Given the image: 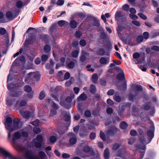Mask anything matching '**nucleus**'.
Wrapping results in <instances>:
<instances>
[{"mask_svg": "<svg viewBox=\"0 0 159 159\" xmlns=\"http://www.w3.org/2000/svg\"><path fill=\"white\" fill-rule=\"evenodd\" d=\"M65 122H70V121L71 116L70 114H67L65 115L64 116Z\"/></svg>", "mask_w": 159, "mask_h": 159, "instance_id": "obj_32", "label": "nucleus"}, {"mask_svg": "<svg viewBox=\"0 0 159 159\" xmlns=\"http://www.w3.org/2000/svg\"><path fill=\"white\" fill-rule=\"evenodd\" d=\"M115 93V90L113 89H110L108 90L107 92V94L109 96L113 95Z\"/></svg>", "mask_w": 159, "mask_h": 159, "instance_id": "obj_56", "label": "nucleus"}, {"mask_svg": "<svg viewBox=\"0 0 159 159\" xmlns=\"http://www.w3.org/2000/svg\"><path fill=\"white\" fill-rule=\"evenodd\" d=\"M134 89L136 92L142 91H143L142 87L140 85H135L134 87Z\"/></svg>", "mask_w": 159, "mask_h": 159, "instance_id": "obj_36", "label": "nucleus"}, {"mask_svg": "<svg viewBox=\"0 0 159 159\" xmlns=\"http://www.w3.org/2000/svg\"><path fill=\"white\" fill-rule=\"evenodd\" d=\"M14 137L15 138L18 139H20L21 137V134L19 131H17L14 134Z\"/></svg>", "mask_w": 159, "mask_h": 159, "instance_id": "obj_43", "label": "nucleus"}, {"mask_svg": "<svg viewBox=\"0 0 159 159\" xmlns=\"http://www.w3.org/2000/svg\"><path fill=\"white\" fill-rule=\"evenodd\" d=\"M83 151L86 153L89 152L91 151V148L88 145L84 146L83 147Z\"/></svg>", "mask_w": 159, "mask_h": 159, "instance_id": "obj_26", "label": "nucleus"}, {"mask_svg": "<svg viewBox=\"0 0 159 159\" xmlns=\"http://www.w3.org/2000/svg\"><path fill=\"white\" fill-rule=\"evenodd\" d=\"M45 96V95L44 91H42L39 94V98L40 100H42L44 98Z\"/></svg>", "mask_w": 159, "mask_h": 159, "instance_id": "obj_51", "label": "nucleus"}, {"mask_svg": "<svg viewBox=\"0 0 159 159\" xmlns=\"http://www.w3.org/2000/svg\"><path fill=\"white\" fill-rule=\"evenodd\" d=\"M82 35V33L80 31H76L75 34V36L76 38L79 39L80 38Z\"/></svg>", "mask_w": 159, "mask_h": 159, "instance_id": "obj_34", "label": "nucleus"}, {"mask_svg": "<svg viewBox=\"0 0 159 159\" xmlns=\"http://www.w3.org/2000/svg\"><path fill=\"white\" fill-rule=\"evenodd\" d=\"M16 5L18 8H21L25 5L21 1L18 0L16 2Z\"/></svg>", "mask_w": 159, "mask_h": 159, "instance_id": "obj_28", "label": "nucleus"}, {"mask_svg": "<svg viewBox=\"0 0 159 159\" xmlns=\"http://www.w3.org/2000/svg\"><path fill=\"white\" fill-rule=\"evenodd\" d=\"M135 96L132 93H130L128 95L129 100L131 102L134 101V99H135Z\"/></svg>", "mask_w": 159, "mask_h": 159, "instance_id": "obj_49", "label": "nucleus"}, {"mask_svg": "<svg viewBox=\"0 0 159 159\" xmlns=\"http://www.w3.org/2000/svg\"><path fill=\"white\" fill-rule=\"evenodd\" d=\"M139 140L142 144H144L146 141L143 135L139 137Z\"/></svg>", "mask_w": 159, "mask_h": 159, "instance_id": "obj_52", "label": "nucleus"}, {"mask_svg": "<svg viewBox=\"0 0 159 159\" xmlns=\"http://www.w3.org/2000/svg\"><path fill=\"white\" fill-rule=\"evenodd\" d=\"M92 82L94 83H96L98 80V75L96 73L93 74L92 77Z\"/></svg>", "mask_w": 159, "mask_h": 159, "instance_id": "obj_31", "label": "nucleus"}, {"mask_svg": "<svg viewBox=\"0 0 159 159\" xmlns=\"http://www.w3.org/2000/svg\"><path fill=\"white\" fill-rule=\"evenodd\" d=\"M33 73L30 72L28 73L25 77V82L26 83H29L30 81L31 80V76H32Z\"/></svg>", "mask_w": 159, "mask_h": 159, "instance_id": "obj_16", "label": "nucleus"}, {"mask_svg": "<svg viewBox=\"0 0 159 159\" xmlns=\"http://www.w3.org/2000/svg\"><path fill=\"white\" fill-rule=\"evenodd\" d=\"M122 8L124 10L126 11H128L129 10V6L127 4H125L123 6Z\"/></svg>", "mask_w": 159, "mask_h": 159, "instance_id": "obj_59", "label": "nucleus"}, {"mask_svg": "<svg viewBox=\"0 0 159 159\" xmlns=\"http://www.w3.org/2000/svg\"><path fill=\"white\" fill-rule=\"evenodd\" d=\"M36 139L37 141L41 143L43 142V137L41 135H38L36 137Z\"/></svg>", "mask_w": 159, "mask_h": 159, "instance_id": "obj_46", "label": "nucleus"}, {"mask_svg": "<svg viewBox=\"0 0 159 159\" xmlns=\"http://www.w3.org/2000/svg\"><path fill=\"white\" fill-rule=\"evenodd\" d=\"M75 96V94L72 93V94L70 96H68L65 99L66 102L69 103H70L72 100L74 98Z\"/></svg>", "mask_w": 159, "mask_h": 159, "instance_id": "obj_17", "label": "nucleus"}, {"mask_svg": "<svg viewBox=\"0 0 159 159\" xmlns=\"http://www.w3.org/2000/svg\"><path fill=\"white\" fill-rule=\"evenodd\" d=\"M5 36L6 37V38L4 39L5 44L3 45L4 47H3V48H5V51L3 52V53H5L7 52V49H8L9 47V36L8 35H5Z\"/></svg>", "mask_w": 159, "mask_h": 159, "instance_id": "obj_10", "label": "nucleus"}, {"mask_svg": "<svg viewBox=\"0 0 159 159\" xmlns=\"http://www.w3.org/2000/svg\"><path fill=\"white\" fill-rule=\"evenodd\" d=\"M151 49L153 50L159 52V47L156 45H154L151 47Z\"/></svg>", "mask_w": 159, "mask_h": 159, "instance_id": "obj_64", "label": "nucleus"}, {"mask_svg": "<svg viewBox=\"0 0 159 159\" xmlns=\"http://www.w3.org/2000/svg\"><path fill=\"white\" fill-rule=\"evenodd\" d=\"M143 37L146 40L147 39L149 36V34L147 32H145L143 33Z\"/></svg>", "mask_w": 159, "mask_h": 159, "instance_id": "obj_58", "label": "nucleus"}, {"mask_svg": "<svg viewBox=\"0 0 159 159\" xmlns=\"http://www.w3.org/2000/svg\"><path fill=\"white\" fill-rule=\"evenodd\" d=\"M122 17L121 15V13L120 11H117L115 15V18L117 19V18Z\"/></svg>", "mask_w": 159, "mask_h": 159, "instance_id": "obj_61", "label": "nucleus"}, {"mask_svg": "<svg viewBox=\"0 0 159 159\" xmlns=\"http://www.w3.org/2000/svg\"><path fill=\"white\" fill-rule=\"evenodd\" d=\"M57 25L56 23L53 24L50 26L49 30V34L52 36L53 40L52 41V43L53 44H55V40L54 39V36L52 35V33L53 31L56 29Z\"/></svg>", "mask_w": 159, "mask_h": 159, "instance_id": "obj_5", "label": "nucleus"}, {"mask_svg": "<svg viewBox=\"0 0 159 159\" xmlns=\"http://www.w3.org/2000/svg\"><path fill=\"white\" fill-rule=\"evenodd\" d=\"M120 118L116 116L115 117L112 119V121L114 124H116L117 122H120Z\"/></svg>", "mask_w": 159, "mask_h": 159, "instance_id": "obj_44", "label": "nucleus"}, {"mask_svg": "<svg viewBox=\"0 0 159 159\" xmlns=\"http://www.w3.org/2000/svg\"><path fill=\"white\" fill-rule=\"evenodd\" d=\"M138 15L143 20H145L147 19V16L142 13H139Z\"/></svg>", "mask_w": 159, "mask_h": 159, "instance_id": "obj_45", "label": "nucleus"}, {"mask_svg": "<svg viewBox=\"0 0 159 159\" xmlns=\"http://www.w3.org/2000/svg\"><path fill=\"white\" fill-rule=\"evenodd\" d=\"M21 87V86L20 85H18L14 87L13 89L11 87V96L18 97L21 95L23 93V91H16Z\"/></svg>", "mask_w": 159, "mask_h": 159, "instance_id": "obj_1", "label": "nucleus"}, {"mask_svg": "<svg viewBox=\"0 0 159 159\" xmlns=\"http://www.w3.org/2000/svg\"><path fill=\"white\" fill-rule=\"evenodd\" d=\"M50 142L52 143H54L57 140L56 137L54 136H52L49 138Z\"/></svg>", "mask_w": 159, "mask_h": 159, "instance_id": "obj_50", "label": "nucleus"}, {"mask_svg": "<svg viewBox=\"0 0 159 159\" xmlns=\"http://www.w3.org/2000/svg\"><path fill=\"white\" fill-rule=\"evenodd\" d=\"M79 53V51L75 50L73 51L72 53V56L74 57H78Z\"/></svg>", "mask_w": 159, "mask_h": 159, "instance_id": "obj_41", "label": "nucleus"}, {"mask_svg": "<svg viewBox=\"0 0 159 159\" xmlns=\"http://www.w3.org/2000/svg\"><path fill=\"white\" fill-rule=\"evenodd\" d=\"M39 37L40 39H41L42 41L44 42L46 44H48L49 43V36L48 34H41L39 35Z\"/></svg>", "mask_w": 159, "mask_h": 159, "instance_id": "obj_6", "label": "nucleus"}, {"mask_svg": "<svg viewBox=\"0 0 159 159\" xmlns=\"http://www.w3.org/2000/svg\"><path fill=\"white\" fill-rule=\"evenodd\" d=\"M4 119L3 122L5 127L7 129L8 131V138L10 137V117L8 115H6L4 116Z\"/></svg>", "mask_w": 159, "mask_h": 159, "instance_id": "obj_3", "label": "nucleus"}, {"mask_svg": "<svg viewBox=\"0 0 159 159\" xmlns=\"http://www.w3.org/2000/svg\"><path fill=\"white\" fill-rule=\"evenodd\" d=\"M48 102L50 103H52V107L53 108V109L57 110L59 108V107L58 105L51 99H48Z\"/></svg>", "mask_w": 159, "mask_h": 159, "instance_id": "obj_18", "label": "nucleus"}, {"mask_svg": "<svg viewBox=\"0 0 159 159\" xmlns=\"http://www.w3.org/2000/svg\"><path fill=\"white\" fill-rule=\"evenodd\" d=\"M28 101L27 99H26L21 100L19 104L20 106L23 107L25 106L27 103Z\"/></svg>", "mask_w": 159, "mask_h": 159, "instance_id": "obj_35", "label": "nucleus"}, {"mask_svg": "<svg viewBox=\"0 0 159 159\" xmlns=\"http://www.w3.org/2000/svg\"><path fill=\"white\" fill-rule=\"evenodd\" d=\"M128 126V125L127 123L124 121L121 122L120 125V128L123 129H125Z\"/></svg>", "mask_w": 159, "mask_h": 159, "instance_id": "obj_24", "label": "nucleus"}, {"mask_svg": "<svg viewBox=\"0 0 159 159\" xmlns=\"http://www.w3.org/2000/svg\"><path fill=\"white\" fill-rule=\"evenodd\" d=\"M43 49L45 52L46 53H48L51 50V47L49 45L46 44L44 46Z\"/></svg>", "mask_w": 159, "mask_h": 159, "instance_id": "obj_29", "label": "nucleus"}, {"mask_svg": "<svg viewBox=\"0 0 159 159\" xmlns=\"http://www.w3.org/2000/svg\"><path fill=\"white\" fill-rule=\"evenodd\" d=\"M105 50L102 48H100L98 51V54L101 56H103L105 54Z\"/></svg>", "mask_w": 159, "mask_h": 159, "instance_id": "obj_48", "label": "nucleus"}, {"mask_svg": "<svg viewBox=\"0 0 159 159\" xmlns=\"http://www.w3.org/2000/svg\"><path fill=\"white\" fill-rule=\"evenodd\" d=\"M77 139L76 136L75 137H71L69 140V143L70 145H73L76 143L77 142Z\"/></svg>", "mask_w": 159, "mask_h": 159, "instance_id": "obj_25", "label": "nucleus"}, {"mask_svg": "<svg viewBox=\"0 0 159 159\" xmlns=\"http://www.w3.org/2000/svg\"><path fill=\"white\" fill-rule=\"evenodd\" d=\"M140 56V54L137 52H135L133 55V58L136 59L139 58Z\"/></svg>", "mask_w": 159, "mask_h": 159, "instance_id": "obj_63", "label": "nucleus"}, {"mask_svg": "<svg viewBox=\"0 0 159 159\" xmlns=\"http://www.w3.org/2000/svg\"><path fill=\"white\" fill-rule=\"evenodd\" d=\"M100 136L103 140L105 141L106 140V138L104 133L102 130H101L100 132Z\"/></svg>", "mask_w": 159, "mask_h": 159, "instance_id": "obj_47", "label": "nucleus"}, {"mask_svg": "<svg viewBox=\"0 0 159 159\" xmlns=\"http://www.w3.org/2000/svg\"><path fill=\"white\" fill-rule=\"evenodd\" d=\"M89 91L92 94H95L97 91L96 86L94 84H91L89 88Z\"/></svg>", "mask_w": 159, "mask_h": 159, "instance_id": "obj_19", "label": "nucleus"}, {"mask_svg": "<svg viewBox=\"0 0 159 159\" xmlns=\"http://www.w3.org/2000/svg\"><path fill=\"white\" fill-rule=\"evenodd\" d=\"M19 111L20 114L23 117L26 119H29L32 115L31 112L30 111H24L20 110Z\"/></svg>", "mask_w": 159, "mask_h": 159, "instance_id": "obj_4", "label": "nucleus"}, {"mask_svg": "<svg viewBox=\"0 0 159 159\" xmlns=\"http://www.w3.org/2000/svg\"><path fill=\"white\" fill-rule=\"evenodd\" d=\"M80 44L82 46L84 47L86 44V42L84 39H81L80 41Z\"/></svg>", "mask_w": 159, "mask_h": 159, "instance_id": "obj_55", "label": "nucleus"}, {"mask_svg": "<svg viewBox=\"0 0 159 159\" xmlns=\"http://www.w3.org/2000/svg\"><path fill=\"white\" fill-rule=\"evenodd\" d=\"M136 148L137 150L140 151V150H142L143 151H145L146 149V147L145 145H142L141 144H138L136 146Z\"/></svg>", "mask_w": 159, "mask_h": 159, "instance_id": "obj_21", "label": "nucleus"}, {"mask_svg": "<svg viewBox=\"0 0 159 159\" xmlns=\"http://www.w3.org/2000/svg\"><path fill=\"white\" fill-rule=\"evenodd\" d=\"M126 29V27L125 26L120 25H118V26L117 28L116 29V31L117 32V34L120 37L121 36V32L122 30L124 29Z\"/></svg>", "mask_w": 159, "mask_h": 159, "instance_id": "obj_13", "label": "nucleus"}, {"mask_svg": "<svg viewBox=\"0 0 159 159\" xmlns=\"http://www.w3.org/2000/svg\"><path fill=\"white\" fill-rule=\"evenodd\" d=\"M87 98V95L84 93H83L81 94L77 98L78 101H80V100L81 101H85L86 100Z\"/></svg>", "mask_w": 159, "mask_h": 159, "instance_id": "obj_22", "label": "nucleus"}, {"mask_svg": "<svg viewBox=\"0 0 159 159\" xmlns=\"http://www.w3.org/2000/svg\"><path fill=\"white\" fill-rule=\"evenodd\" d=\"M0 155L5 158L7 157L10 158V153L9 152L2 148H1L0 150Z\"/></svg>", "mask_w": 159, "mask_h": 159, "instance_id": "obj_8", "label": "nucleus"}, {"mask_svg": "<svg viewBox=\"0 0 159 159\" xmlns=\"http://www.w3.org/2000/svg\"><path fill=\"white\" fill-rule=\"evenodd\" d=\"M155 128L153 124L151 125L150 127L147 130V135L149 138V142H150L152 139L154 137V133Z\"/></svg>", "mask_w": 159, "mask_h": 159, "instance_id": "obj_2", "label": "nucleus"}, {"mask_svg": "<svg viewBox=\"0 0 159 159\" xmlns=\"http://www.w3.org/2000/svg\"><path fill=\"white\" fill-rule=\"evenodd\" d=\"M85 116L87 117H90L91 116L90 111L89 110H86L84 112Z\"/></svg>", "mask_w": 159, "mask_h": 159, "instance_id": "obj_54", "label": "nucleus"}, {"mask_svg": "<svg viewBox=\"0 0 159 159\" xmlns=\"http://www.w3.org/2000/svg\"><path fill=\"white\" fill-rule=\"evenodd\" d=\"M48 57L47 55H43L41 57L42 63L43 64H44L46 60L48 59Z\"/></svg>", "mask_w": 159, "mask_h": 159, "instance_id": "obj_37", "label": "nucleus"}, {"mask_svg": "<svg viewBox=\"0 0 159 159\" xmlns=\"http://www.w3.org/2000/svg\"><path fill=\"white\" fill-rule=\"evenodd\" d=\"M113 99L116 102H120L121 100V97L118 95H114L113 96Z\"/></svg>", "mask_w": 159, "mask_h": 159, "instance_id": "obj_40", "label": "nucleus"}, {"mask_svg": "<svg viewBox=\"0 0 159 159\" xmlns=\"http://www.w3.org/2000/svg\"><path fill=\"white\" fill-rule=\"evenodd\" d=\"M56 110L54 109H51L50 110V116H53L56 115L57 113Z\"/></svg>", "mask_w": 159, "mask_h": 159, "instance_id": "obj_57", "label": "nucleus"}, {"mask_svg": "<svg viewBox=\"0 0 159 159\" xmlns=\"http://www.w3.org/2000/svg\"><path fill=\"white\" fill-rule=\"evenodd\" d=\"M113 111V110L111 107H108L106 110V112L108 114L111 115L112 114Z\"/></svg>", "mask_w": 159, "mask_h": 159, "instance_id": "obj_62", "label": "nucleus"}, {"mask_svg": "<svg viewBox=\"0 0 159 159\" xmlns=\"http://www.w3.org/2000/svg\"><path fill=\"white\" fill-rule=\"evenodd\" d=\"M79 25V23L74 20H71L70 22V26L72 29L76 28Z\"/></svg>", "mask_w": 159, "mask_h": 159, "instance_id": "obj_12", "label": "nucleus"}, {"mask_svg": "<svg viewBox=\"0 0 159 159\" xmlns=\"http://www.w3.org/2000/svg\"><path fill=\"white\" fill-rule=\"evenodd\" d=\"M106 50L107 51H110L112 48V45L111 43H107L105 46Z\"/></svg>", "mask_w": 159, "mask_h": 159, "instance_id": "obj_33", "label": "nucleus"}, {"mask_svg": "<svg viewBox=\"0 0 159 159\" xmlns=\"http://www.w3.org/2000/svg\"><path fill=\"white\" fill-rule=\"evenodd\" d=\"M100 83L101 85L105 86L107 84V80L104 78H102L100 80Z\"/></svg>", "mask_w": 159, "mask_h": 159, "instance_id": "obj_38", "label": "nucleus"}, {"mask_svg": "<svg viewBox=\"0 0 159 159\" xmlns=\"http://www.w3.org/2000/svg\"><path fill=\"white\" fill-rule=\"evenodd\" d=\"M31 41L29 39H26L24 43V46L25 47H27L29 45L31 44Z\"/></svg>", "mask_w": 159, "mask_h": 159, "instance_id": "obj_53", "label": "nucleus"}, {"mask_svg": "<svg viewBox=\"0 0 159 159\" xmlns=\"http://www.w3.org/2000/svg\"><path fill=\"white\" fill-rule=\"evenodd\" d=\"M34 132L36 134H38L41 132V129L39 128H33Z\"/></svg>", "mask_w": 159, "mask_h": 159, "instance_id": "obj_60", "label": "nucleus"}, {"mask_svg": "<svg viewBox=\"0 0 159 159\" xmlns=\"http://www.w3.org/2000/svg\"><path fill=\"white\" fill-rule=\"evenodd\" d=\"M68 68L70 69H72L74 68L75 66V63L73 61H71L67 65Z\"/></svg>", "mask_w": 159, "mask_h": 159, "instance_id": "obj_42", "label": "nucleus"}, {"mask_svg": "<svg viewBox=\"0 0 159 159\" xmlns=\"http://www.w3.org/2000/svg\"><path fill=\"white\" fill-rule=\"evenodd\" d=\"M143 40V38L142 36L139 35L136 38V41L138 43H141Z\"/></svg>", "mask_w": 159, "mask_h": 159, "instance_id": "obj_39", "label": "nucleus"}, {"mask_svg": "<svg viewBox=\"0 0 159 159\" xmlns=\"http://www.w3.org/2000/svg\"><path fill=\"white\" fill-rule=\"evenodd\" d=\"M120 130L115 126L112 127L108 131V134L111 136H114L115 134L119 133Z\"/></svg>", "mask_w": 159, "mask_h": 159, "instance_id": "obj_7", "label": "nucleus"}, {"mask_svg": "<svg viewBox=\"0 0 159 159\" xmlns=\"http://www.w3.org/2000/svg\"><path fill=\"white\" fill-rule=\"evenodd\" d=\"M110 152L109 149L106 148L104 151V156L105 159H109Z\"/></svg>", "mask_w": 159, "mask_h": 159, "instance_id": "obj_23", "label": "nucleus"}, {"mask_svg": "<svg viewBox=\"0 0 159 159\" xmlns=\"http://www.w3.org/2000/svg\"><path fill=\"white\" fill-rule=\"evenodd\" d=\"M13 116L11 115V132L13 131L14 130H17L19 128L18 124H12L11 123L13 120Z\"/></svg>", "mask_w": 159, "mask_h": 159, "instance_id": "obj_9", "label": "nucleus"}, {"mask_svg": "<svg viewBox=\"0 0 159 159\" xmlns=\"http://www.w3.org/2000/svg\"><path fill=\"white\" fill-rule=\"evenodd\" d=\"M120 146V144L117 143H115L113 145L112 149L113 151H116L119 148Z\"/></svg>", "mask_w": 159, "mask_h": 159, "instance_id": "obj_27", "label": "nucleus"}, {"mask_svg": "<svg viewBox=\"0 0 159 159\" xmlns=\"http://www.w3.org/2000/svg\"><path fill=\"white\" fill-rule=\"evenodd\" d=\"M24 90L26 92L30 93L32 91V89L30 85H26L24 86Z\"/></svg>", "mask_w": 159, "mask_h": 159, "instance_id": "obj_30", "label": "nucleus"}, {"mask_svg": "<svg viewBox=\"0 0 159 159\" xmlns=\"http://www.w3.org/2000/svg\"><path fill=\"white\" fill-rule=\"evenodd\" d=\"M99 62L102 65H106L109 63V61L104 57H102L99 59Z\"/></svg>", "mask_w": 159, "mask_h": 159, "instance_id": "obj_20", "label": "nucleus"}, {"mask_svg": "<svg viewBox=\"0 0 159 159\" xmlns=\"http://www.w3.org/2000/svg\"><path fill=\"white\" fill-rule=\"evenodd\" d=\"M116 78L119 80L122 81L125 80L124 73L123 72L118 73L116 76Z\"/></svg>", "mask_w": 159, "mask_h": 159, "instance_id": "obj_15", "label": "nucleus"}, {"mask_svg": "<svg viewBox=\"0 0 159 159\" xmlns=\"http://www.w3.org/2000/svg\"><path fill=\"white\" fill-rule=\"evenodd\" d=\"M20 12L19 9H16L14 10L13 12L11 11V20L16 18Z\"/></svg>", "mask_w": 159, "mask_h": 159, "instance_id": "obj_11", "label": "nucleus"}, {"mask_svg": "<svg viewBox=\"0 0 159 159\" xmlns=\"http://www.w3.org/2000/svg\"><path fill=\"white\" fill-rule=\"evenodd\" d=\"M88 134L89 132L88 131L87 129L85 128L81 130L79 132L80 136L82 137L86 136Z\"/></svg>", "mask_w": 159, "mask_h": 159, "instance_id": "obj_14", "label": "nucleus"}]
</instances>
